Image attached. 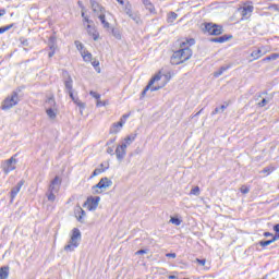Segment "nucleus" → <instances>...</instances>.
Wrapping results in <instances>:
<instances>
[{"label": "nucleus", "instance_id": "603ef678", "mask_svg": "<svg viewBox=\"0 0 279 279\" xmlns=\"http://www.w3.org/2000/svg\"><path fill=\"white\" fill-rule=\"evenodd\" d=\"M228 69H230V65H222V66L220 68V71H221L222 73H226V71H228Z\"/></svg>", "mask_w": 279, "mask_h": 279}, {"label": "nucleus", "instance_id": "680f3d73", "mask_svg": "<svg viewBox=\"0 0 279 279\" xmlns=\"http://www.w3.org/2000/svg\"><path fill=\"white\" fill-rule=\"evenodd\" d=\"M85 23H87V25L93 24V20H89L88 16L84 17Z\"/></svg>", "mask_w": 279, "mask_h": 279}, {"label": "nucleus", "instance_id": "c03bdc74", "mask_svg": "<svg viewBox=\"0 0 279 279\" xmlns=\"http://www.w3.org/2000/svg\"><path fill=\"white\" fill-rule=\"evenodd\" d=\"M89 95H90V97H94V99H97V101H98V99H101V95L100 94H97V92H89Z\"/></svg>", "mask_w": 279, "mask_h": 279}, {"label": "nucleus", "instance_id": "0e129e2a", "mask_svg": "<svg viewBox=\"0 0 279 279\" xmlns=\"http://www.w3.org/2000/svg\"><path fill=\"white\" fill-rule=\"evenodd\" d=\"M202 112H204V109H201L198 112H196V113L192 117V119H195V117H199Z\"/></svg>", "mask_w": 279, "mask_h": 279}, {"label": "nucleus", "instance_id": "a18cd8bd", "mask_svg": "<svg viewBox=\"0 0 279 279\" xmlns=\"http://www.w3.org/2000/svg\"><path fill=\"white\" fill-rule=\"evenodd\" d=\"M50 50L51 51L48 53V58H53L56 56V47L51 45Z\"/></svg>", "mask_w": 279, "mask_h": 279}, {"label": "nucleus", "instance_id": "72a5a7b5", "mask_svg": "<svg viewBox=\"0 0 279 279\" xmlns=\"http://www.w3.org/2000/svg\"><path fill=\"white\" fill-rule=\"evenodd\" d=\"M73 102L76 104V106L81 109L82 114V111L84 110V108H86V104L80 101V98L74 99Z\"/></svg>", "mask_w": 279, "mask_h": 279}, {"label": "nucleus", "instance_id": "f03ea898", "mask_svg": "<svg viewBox=\"0 0 279 279\" xmlns=\"http://www.w3.org/2000/svg\"><path fill=\"white\" fill-rule=\"evenodd\" d=\"M179 45H180V49L178 51L180 52L183 62L191 60V58L193 57V50H191V47L195 45V39L187 38L183 41H180Z\"/></svg>", "mask_w": 279, "mask_h": 279}, {"label": "nucleus", "instance_id": "f704fd0d", "mask_svg": "<svg viewBox=\"0 0 279 279\" xmlns=\"http://www.w3.org/2000/svg\"><path fill=\"white\" fill-rule=\"evenodd\" d=\"M56 193L57 192H47L46 197L48 198V202H56Z\"/></svg>", "mask_w": 279, "mask_h": 279}, {"label": "nucleus", "instance_id": "bb28decb", "mask_svg": "<svg viewBox=\"0 0 279 279\" xmlns=\"http://www.w3.org/2000/svg\"><path fill=\"white\" fill-rule=\"evenodd\" d=\"M134 141H136V134H133V135H128L125 138H124V143H122V145H130L131 143H134Z\"/></svg>", "mask_w": 279, "mask_h": 279}, {"label": "nucleus", "instance_id": "09e8293b", "mask_svg": "<svg viewBox=\"0 0 279 279\" xmlns=\"http://www.w3.org/2000/svg\"><path fill=\"white\" fill-rule=\"evenodd\" d=\"M65 93H68V95H69V97L72 99V101H75V96L73 95V89L72 90H70V92H65Z\"/></svg>", "mask_w": 279, "mask_h": 279}, {"label": "nucleus", "instance_id": "39448f33", "mask_svg": "<svg viewBox=\"0 0 279 279\" xmlns=\"http://www.w3.org/2000/svg\"><path fill=\"white\" fill-rule=\"evenodd\" d=\"M19 101H21L19 98V92H12L11 96L3 100L1 110H11L14 106H19Z\"/></svg>", "mask_w": 279, "mask_h": 279}, {"label": "nucleus", "instance_id": "864d4df0", "mask_svg": "<svg viewBox=\"0 0 279 279\" xmlns=\"http://www.w3.org/2000/svg\"><path fill=\"white\" fill-rule=\"evenodd\" d=\"M107 154H110V156H112L114 154V148L108 147L107 148Z\"/></svg>", "mask_w": 279, "mask_h": 279}, {"label": "nucleus", "instance_id": "2eb2a0df", "mask_svg": "<svg viewBox=\"0 0 279 279\" xmlns=\"http://www.w3.org/2000/svg\"><path fill=\"white\" fill-rule=\"evenodd\" d=\"M123 125H125V120L120 119L119 122L113 123L112 126L110 128V134H119Z\"/></svg>", "mask_w": 279, "mask_h": 279}, {"label": "nucleus", "instance_id": "b1692460", "mask_svg": "<svg viewBox=\"0 0 279 279\" xmlns=\"http://www.w3.org/2000/svg\"><path fill=\"white\" fill-rule=\"evenodd\" d=\"M272 99H274V95H269V96H267L266 98H263L262 101H259V102L257 104V106H258L259 108H265V106H267V104H269V101H271Z\"/></svg>", "mask_w": 279, "mask_h": 279}, {"label": "nucleus", "instance_id": "8fccbe9b", "mask_svg": "<svg viewBox=\"0 0 279 279\" xmlns=\"http://www.w3.org/2000/svg\"><path fill=\"white\" fill-rule=\"evenodd\" d=\"M177 254L175 253H168V254H166V257L167 258H177Z\"/></svg>", "mask_w": 279, "mask_h": 279}, {"label": "nucleus", "instance_id": "0eeeda50", "mask_svg": "<svg viewBox=\"0 0 279 279\" xmlns=\"http://www.w3.org/2000/svg\"><path fill=\"white\" fill-rule=\"evenodd\" d=\"M110 186H112V180L105 177L96 185L92 186V191H94L95 195H99L101 194V189H110Z\"/></svg>", "mask_w": 279, "mask_h": 279}, {"label": "nucleus", "instance_id": "79ce46f5", "mask_svg": "<svg viewBox=\"0 0 279 279\" xmlns=\"http://www.w3.org/2000/svg\"><path fill=\"white\" fill-rule=\"evenodd\" d=\"M190 195H199V186H195L191 190Z\"/></svg>", "mask_w": 279, "mask_h": 279}, {"label": "nucleus", "instance_id": "052dcab7", "mask_svg": "<svg viewBox=\"0 0 279 279\" xmlns=\"http://www.w3.org/2000/svg\"><path fill=\"white\" fill-rule=\"evenodd\" d=\"M143 5L146 8L148 4L151 3L150 0H142Z\"/></svg>", "mask_w": 279, "mask_h": 279}, {"label": "nucleus", "instance_id": "a211bd4d", "mask_svg": "<svg viewBox=\"0 0 279 279\" xmlns=\"http://www.w3.org/2000/svg\"><path fill=\"white\" fill-rule=\"evenodd\" d=\"M267 51H263V48H258L257 50H253L250 54L251 59L250 62H254V60H259V58H263Z\"/></svg>", "mask_w": 279, "mask_h": 279}, {"label": "nucleus", "instance_id": "4468645a", "mask_svg": "<svg viewBox=\"0 0 279 279\" xmlns=\"http://www.w3.org/2000/svg\"><path fill=\"white\" fill-rule=\"evenodd\" d=\"M170 64H173V65L184 64V60L182 59V57L178 50L174 51L173 54L171 56Z\"/></svg>", "mask_w": 279, "mask_h": 279}, {"label": "nucleus", "instance_id": "6ab92c4d", "mask_svg": "<svg viewBox=\"0 0 279 279\" xmlns=\"http://www.w3.org/2000/svg\"><path fill=\"white\" fill-rule=\"evenodd\" d=\"M209 40L210 43L223 44V43H228V40H232V35H222L220 37H214Z\"/></svg>", "mask_w": 279, "mask_h": 279}, {"label": "nucleus", "instance_id": "338daca9", "mask_svg": "<svg viewBox=\"0 0 279 279\" xmlns=\"http://www.w3.org/2000/svg\"><path fill=\"white\" fill-rule=\"evenodd\" d=\"M168 278H169V279H178V276H175V275H170V276H168Z\"/></svg>", "mask_w": 279, "mask_h": 279}, {"label": "nucleus", "instance_id": "20e7f679", "mask_svg": "<svg viewBox=\"0 0 279 279\" xmlns=\"http://www.w3.org/2000/svg\"><path fill=\"white\" fill-rule=\"evenodd\" d=\"M203 33L209 36H221L223 34V26L213 22L204 23Z\"/></svg>", "mask_w": 279, "mask_h": 279}, {"label": "nucleus", "instance_id": "423d86ee", "mask_svg": "<svg viewBox=\"0 0 279 279\" xmlns=\"http://www.w3.org/2000/svg\"><path fill=\"white\" fill-rule=\"evenodd\" d=\"M161 78H162V75H160V72L157 73L155 76H153L148 82L147 86L143 89L142 97H145L148 90H150L151 93H156V90H160V88H162L165 85L154 86V84H156V82H160Z\"/></svg>", "mask_w": 279, "mask_h": 279}, {"label": "nucleus", "instance_id": "bf43d9fd", "mask_svg": "<svg viewBox=\"0 0 279 279\" xmlns=\"http://www.w3.org/2000/svg\"><path fill=\"white\" fill-rule=\"evenodd\" d=\"M92 65L94 66V69H97V66H99V61L94 60V61L92 62Z\"/></svg>", "mask_w": 279, "mask_h": 279}, {"label": "nucleus", "instance_id": "49530a36", "mask_svg": "<svg viewBox=\"0 0 279 279\" xmlns=\"http://www.w3.org/2000/svg\"><path fill=\"white\" fill-rule=\"evenodd\" d=\"M148 252H149V250H140L135 254H136V256H141L143 254H147Z\"/></svg>", "mask_w": 279, "mask_h": 279}, {"label": "nucleus", "instance_id": "a878e982", "mask_svg": "<svg viewBox=\"0 0 279 279\" xmlns=\"http://www.w3.org/2000/svg\"><path fill=\"white\" fill-rule=\"evenodd\" d=\"M81 56H82L84 62H90L93 60V53L88 52V50H83L81 52Z\"/></svg>", "mask_w": 279, "mask_h": 279}, {"label": "nucleus", "instance_id": "f257e3e1", "mask_svg": "<svg viewBox=\"0 0 279 279\" xmlns=\"http://www.w3.org/2000/svg\"><path fill=\"white\" fill-rule=\"evenodd\" d=\"M92 10L96 14L105 29H110V23L106 21V8L95 0H89Z\"/></svg>", "mask_w": 279, "mask_h": 279}, {"label": "nucleus", "instance_id": "7ed1b4c3", "mask_svg": "<svg viewBox=\"0 0 279 279\" xmlns=\"http://www.w3.org/2000/svg\"><path fill=\"white\" fill-rule=\"evenodd\" d=\"M78 241H82V232L80 231V229L74 228L72 230V235H71L69 244L64 246V251L65 252H75L76 247H80Z\"/></svg>", "mask_w": 279, "mask_h": 279}, {"label": "nucleus", "instance_id": "7c9ffc66", "mask_svg": "<svg viewBox=\"0 0 279 279\" xmlns=\"http://www.w3.org/2000/svg\"><path fill=\"white\" fill-rule=\"evenodd\" d=\"M111 34L117 40H121V31L119 28H112Z\"/></svg>", "mask_w": 279, "mask_h": 279}, {"label": "nucleus", "instance_id": "a19ab883", "mask_svg": "<svg viewBox=\"0 0 279 279\" xmlns=\"http://www.w3.org/2000/svg\"><path fill=\"white\" fill-rule=\"evenodd\" d=\"M170 222L173 223L174 226H180V223H182V220H180V218L172 217L170 219Z\"/></svg>", "mask_w": 279, "mask_h": 279}, {"label": "nucleus", "instance_id": "c9c22d12", "mask_svg": "<svg viewBox=\"0 0 279 279\" xmlns=\"http://www.w3.org/2000/svg\"><path fill=\"white\" fill-rule=\"evenodd\" d=\"M12 27H14V24H9L7 26H1L0 27V34H5V32H10V29H12Z\"/></svg>", "mask_w": 279, "mask_h": 279}, {"label": "nucleus", "instance_id": "dca6fc26", "mask_svg": "<svg viewBox=\"0 0 279 279\" xmlns=\"http://www.w3.org/2000/svg\"><path fill=\"white\" fill-rule=\"evenodd\" d=\"M63 75H66V78L64 80V86L65 93H69L73 90V78H71V75H69L68 71H63Z\"/></svg>", "mask_w": 279, "mask_h": 279}, {"label": "nucleus", "instance_id": "473e14b6", "mask_svg": "<svg viewBox=\"0 0 279 279\" xmlns=\"http://www.w3.org/2000/svg\"><path fill=\"white\" fill-rule=\"evenodd\" d=\"M124 12L126 14V16H129V14L133 13L134 11L132 10V3L126 2L124 5Z\"/></svg>", "mask_w": 279, "mask_h": 279}, {"label": "nucleus", "instance_id": "69168bd1", "mask_svg": "<svg viewBox=\"0 0 279 279\" xmlns=\"http://www.w3.org/2000/svg\"><path fill=\"white\" fill-rule=\"evenodd\" d=\"M264 236H274V233H271V232H264Z\"/></svg>", "mask_w": 279, "mask_h": 279}, {"label": "nucleus", "instance_id": "cd10ccee", "mask_svg": "<svg viewBox=\"0 0 279 279\" xmlns=\"http://www.w3.org/2000/svg\"><path fill=\"white\" fill-rule=\"evenodd\" d=\"M279 53H271L268 57H265L260 62H271V60H278Z\"/></svg>", "mask_w": 279, "mask_h": 279}, {"label": "nucleus", "instance_id": "3c124183", "mask_svg": "<svg viewBox=\"0 0 279 279\" xmlns=\"http://www.w3.org/2000/svg\"><path fill=\"white\" fill-rule=\"evenodd\" d=\"M220 75H223V72L220 69L214 73V77H220Z\"/></svg>", "mask_w": 279, "mask_h": 279}, {"label": "nucleus", "instance_id": "c756f323", "mask_svg": "<svg viewBox=\"0 0 279 279\" xmlns=\"http://www.w3.org/2000/svg\"><path fill=\"white\" fill-rule=\"evenodd\" d=\"M227 108H228V104L221 105L220 108L216 107L215 110L211 112V116L215 117V114H219V112H223V110H226Z\"/></svg>", "mask_w": 279, "mask_h": 279}, {"label": "nucleus", "instance_id": "9d476101", "mask_svg": "<svg viewBox=\"0 0 279 279\" xmlns=\"http://www.w3.org/2000/svg\"><path fill=\"white\" fill-rule=\"evenodd\" d=\"M101 197L99 196H89L86 202L83 204V208H87L88 210H97V206H99V202Z\"/></svg>", "mask_w": 279, "mask_h": 279}, {"label": "nucleus", "instance_id": "f3484780", "mask_svg": "<svg viewBox=\"0 0 279 279\" xmlns=\"http://www.w3.org/2000/svg\"><path fill=\"white\" fill-rule=\"evenodd\" d=\"M88 36H92L93 40H99V33L95 26L87 24L86 25Z\"/></svg>", "mask_w": 279, "mask_h": 279}, {"label": "nucleus", "instance_id": "1a4fd4ad", "mask_svg": "<svg viewBox=\"0 0 279 279\" xmlns=\"http://www.w3.org/2000/svg\"><path fill=\"white\" fill-rule=\"evenodd\" d=\"M238 12L242 16L241 21H247V19H250L254 12V5L244 4L243 7L238 8Z\"/></svg>", "mask_w": 279, "mask_h": 279}, {"label": "nucleus", "instance_id": "393cba45", "mask_svg": "<svg viewBox=\"0 0 279 279\" xmlns=\"http://www.w3.org/2000/svg\"><path fill=\"white\" fill-rule=\"evenodd\" d=\"M56 110H58V108H53V107H49L46 110V114L49 117V119H56V117H58V113L56 112Z\"/></svg>", "mask_w": 279, "mask_h": 279}, {"label": "nucleus", "instance_id": "aec40b11", "mask_svg": "<svg viewBox=\"0 0 279 279\" xmlns=\"http://www.w3.org/2000/svg\"><path fill=\"white\" fill-rule=\"evenodd\" d=\"M75 217L77 221H80V223H84V217H86V211L82 207L77 206L75 209Z\"/></svg>", "mask_w": 279, "mask_h": 279}, {"label": "nucleus", "instance_id": "e2e57ef3", "mask_svg": "<svg viewBox=\"0 0 279 279\" xmlns=\"http://www.w3.org/2000/svg\"><path fill=\"white\" fill-rule=\"evenodd\" d=\"M129 118H130V113H125L122 116L121 119L125 122V121H128Z\"/></svg>", "mask_w": 279, "mask_h": 279}, {"label": "nucleus", "instance_id": "6e6d98bb", "mask_svg": "<svg viewBox=\"0 0 279 279\" xmlns=\"http://www.w3.org/2000/svg\"><path fill=\"white\" fill-rule=\"evenodd\" d=\"M96 106H97V108H101V106H106V104H104L101 100H97V102H96Z\"/></svg>", "mask_w": 279, "mask_h": 279}, {"label": "nucleus", "instance_id": "37998d69", "mask_svg": "<svg viewBox=\"0 0 279 279\" xmlns=\"http://www.w3.org/2000/svg\"><path fill=\"white\" fill-rule=\"evenodd\" d=\"M240 192L243 194V195H247V193H250V187L245 186V185H242L240 187Z\"/></svg>", "mask_w": 279, "mask_h": 279}, {"label": "nucleus", "instance_id": "ea45409f", "mask_svg": "<svg viewBox=\"0 0 279 279\" xmlns=\"http://www.w3.org/2000/svg\"><path fill=\"white\" fill-rule=\"evenodd\" d=\"M145 8H146V10H148V12H150V14H156V7H154V3L150 2Z\"/></svg>", "mask_w": 279, "mask_h": 279}, {"label": "nucleus", "instance_id": "4be33fe9", "mask_svg": "<svg viewBox=\"0 0 279 279\" xmlns=\"http://www.w3.org/2000/svg\"><path fill=\"white\" fill-rule=\"evenodd\" d=\"M108 169H110V165H107L105 168H96L89 177V180H93L96 175H101V173L108 171Z\"/></svg>", "mask_w": 279, "mask_h": 279}, {"label": "nucleus", "instance_id": "ddd939ff", "mask_svg": "<svg viewBox=\"0 0 279 279\" xmlns=\"http://www.w3.org/2000/svg\"><path fill=\"white\" fill-rule=\"evenodd\" d=\"M126 149H128V144H121L116 148L117 160L121 162V160L125 158Z\"/></svg>", "mask_w": 279, "mask_h": 279}, {"label": "nucleus", "instance_id": "13d9d810", "mask_svg": "<svg viewBox=\"0 0 279 279\" xmlns=\"http://www.w3.org/2000/svg\"><path fill=\"white\" fill-rule=\"evenodd\" d=\"M279 239V233H277L276 235H272V238L270 240H272V243H276V241H278Z\"/></svg>", "mask_w": 279, "mask_h": 279}, {"label": "nucleus", "instance_id": "4d7b16f0", "mask_svg": "<svg viewBox=\"0 0 279 279\" xmlns=\"http://www.w3.org/2000/svg\"><path fill=\"white\" fill-rule=\"evenodd\" d=\"M272 229L276 232V234H279V223L275 225Z\"/></svg>", "mask_w": 279, "mask_h": 279}, {"label": "nucleus", "instance_id": "2f4dec72", "mask_svg": "<svg viewBox=\"0 0 279 279\" xmlns=\"http://www.w3.org/2000/svg\"><path fill=\"white\" fill-rule=\"evenodd\" d=\"M46 105L49 106V108H56V98H53V96L49 97L46 100Z\"/></svg>", "mask_w": 279, "mask_h": 279}, {"label": "nucleus", "instance_id": "5fc2aeb1", "mask_svg": "<svg viewBox=\"0 0 279 279\" xmlns=\"http://www.w3.org/2000/svg\"><path fill=\"white\" fill-rule=\"evenodd\" d=\"M116 141H117V137L110 138L109 141H107L106 145H112Z\"/></svg>", "mask_w": 279, "mask_h": 279}, {"label": "nucleus", "instance_id": "4c0bfd02", "mask_svg": "<svg viewBox=\"0 0 279 279\" xmlns=\"http://www.w3.org/2000/svg\"><path fill=\"white\" fill-rule=\"evenodd\" d=\"M274 171H276V168L272 167V166H269V167H266V168L263 169V173H267L268 175L270 173H274Z\"/></svg>", "mask_w": 279, "mask_h": 279}, {"label": "nucleus", "instance_id": "f8f14e48", "mask_svg": "<svg viewBox=\"0 0 279 279\" xmlns=\"http://www.w3.org/2000/svg\"><path fill=\"white\" fill-rule=\"evenodd\" d=\"M23 184H25V181L21 180L20 182L16 183V185L14 187H12L11 193H10L11 204H12V202H14V199L19 195V193H21V189H23Z\"/></svg>", "mask_w": 279, "mask_h": 279}, {"label": "nucleus", "instance_id": "6e6552de", "mask_svg": "<svg viewBox=\"0 0 279 279\" xmlns=\"http://www.w3.org/2000/svg\"><path fill=\"white\" fill-rule=\"evenodd\" d=\"M1 169L5 175L11 173V171H14V169H16V158L11 157L10 159L2 161Z\"/></svg>", "mask_w": 279, "mask_h": 279}, {"label": "nucleus", "instance_id": "c85d7f7f", "mask_svg": "<svg viewBox=\"0 0 279 279\" xmlns=\"http://www.w3.org/2000/svg\"><path fill=\"white\" fill-rule=\"evenodd\" d=\"M178 19V13L171 11L168 13L167 22L173 23Z\"/></svg>", "mask_w": 279, "mask_h": 279}, {"label": "nucleus", "instance_id": "58836bf2", "mask_svg": "<svg viewBox=\"0 0 279 279\" xmlns=\"http://www.w3.org/2000/svg\"><path fill=\"white\" fill-rule=\"evenodd\" d=\"M271 243H274L272 240H262V241H259L260 247H267V245H271Z\"/></svg>", "mask_w": 279, "mask_h": 279}, {"label": "nucleus", "instance_id": "9b49d317", "mask_svg": "<svg viewBox=\"0 0 279 279\" xmlns=\"http://www.w3.org/2000/svg\"><path fill=\"white\" fill-rule=\"evenodd\" d=\"M60 184H62V181L60 180V177H54L52 181L50 182V185L48 187L49 193H59L60 192Z\"/></svg>", "mask_w": 279, "mask_h": 279}, {"label": "nucleus", "instance_id": "774afa93", "mask_svg": "<svg viewBox=\"0 0 279 279\" xmlns=\"http://www.w3.org/2000/svg\"><path fill=\"white\" fill-rule=\"evenodd\" d=\"M4 14H5V10H0V17L4 16Z\"/></svg>", "mask_w": 279, "mask_h": 279}, {"label": "nucleus", "instance_id": "412c9836", "mask_svg": "<svg viewBox=\"0 0 279 279\" xmlns=\"http://www.w3.org/2000/svg\"><path fill=\"white\" fill-rule=\"evenodd\" d=\"M128 16L131 19V21H134L136 25H141V23H143V20H141V13L138 11H133L132 13H129Z\"/></svg>", "mask_w": 279, "mask_h": 279}, {"label": "nucleus", "instance_id": "5701e85b", "mask_svg": "<svg viewBox=\"0 0 279 279\" xmlns=\"http://www.w3.org/2000/svg\"><path fill=\"white\" fill-rule=\"evenodd\" d=\"M10 276V266L0 267V279H8Z\"/></svg>", "mask_w": 279, "mask_h": 279}, {"label": "nucleus", "instance_id": "e433bc0d", "mask_svg": "<svg viewBox=\"0 0 279 279\" xmlns=\"http://www.w3.org/2000/svg\"><path fill=\"white\" fill-rule=\"evenodd\" d=\"M74 45H75L76 49H77L78 51H81V53H82V51H84V44H82V41L75 40V41H74Z\"/></svg>", "mask_w": 279, "mask_h": 279}, {"label": "nucleus", "instance_id": "de8ad7c7", "mask_svg": "<svg viewBox=\"0 0 279 279\" xmlns=\"http://www.w3.org/2000/svg\"><path fill=\"white\" fill-rule=\"evenodd\" d=\"M196 263H198V265H202V267H204V265H206V259L196 258Z\"/></svg>", "mask_w": 279, "mask_h": 279}]
</instances>
